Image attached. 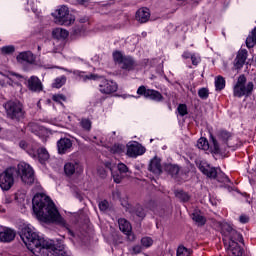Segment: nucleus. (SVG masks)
Segmentation results:
<instances>
[{
  "mask_svg": "<svg viewBox=\"0 0 256 256\" xmlns=\"http://www.w3.org/2000/svg\"><path fill=\"white\" fill-rule=\"evenodd\" d=\"M20 237L27 249L32 253H38V256H65V247L53 240L41 238L35 228L32 226H24Z\"/></svg>",
  "mask_w": 256,
  "mask_h": 256,
  "instance_id": "1",
  "label": "nucleus"
},
{
  "mask_svg": "<svg viewBox=\"0 0 256 256\" xmlns=\"http://www.w3.org/2000/svg\"><path fill=\"white\" fill-rule=\"evenodd\" d=\"M32 207L34 214L39 221L44 223H57L65 225V219L59 214V210L55 207V203L51 201L49 196L38 193L32 199Z\"/></svg>",
  "mask_w": 256,
  "mask_h": 256,
  "instance_id": "2",
  "label": "nucleus"
},
{
  "mask_svg": "<svg viewBox=\"0 0 256 256\" xmlns=\"http://www.w3.org/2000/svg\"><path fill=\"white\" fill-rule=\"evenodd\" d=\"M199 170L201 173L209 177V179H217L219 183H231V180L225 173L221 172V170H217L214 167H211L209 164L202 162L199 165Z\"/></svg>",
  "mask_w": 256,
  "mask_h": 256,
  "instance_id": "3",
  "label": "nucleus"
},
{
  "mask_svg": "<svg viewBox=\"0 0 256 256\" xmlns=\"http://www.w3.org/2000/svg\"><path fill=\"white\" fill-rule=\"evenodd\" d=\"M16 175L20 177L22 183L26 185H33L35 183V171L31 165L21 162L16 168Z\"/></svg>",
  "mask_w": 256,
  "mask_h": 256,
  "instance_id": "4",
  "label": "nucleus"
},
{
  "mask_svg": "<svg viewBox=\"0 0 256 256\" xmlns=\"http://www.w3.org/2000/svg\"><path fill=\"white\" fill-rule=\"evenodd\" d=\"M7 117L13 121H21L25 112H23V104L19 101H8L4 104Z\"/></svg>",
  "mask_w": 256,
  "mask_h": 256,
  "instance_id": "5",
  "label": "nucleus"
},
{
  "mask_svg": "<svg viewBox=\"0 0 256 256\" xmlns=\"http://www.w3.org/2000/svg\"><path fill=\"white\" fill-rule=\"evenodd\" d=\"M17 175V168L10 167L0 173V188L2 191H9L15 185V176Z\"/></svg>",
  "mask_w": 256,
  "mask_h": 256,
  "instance_id": "6",
  "label": "nucleus"
},
{
  "mask_svg": "<svg viewBox=\"0 0 256 256\" xmlns=\"http://www.w3.org/2000/svg\"><path fill=\"white\" fill-rule=\"evenodd\" d=\"M247 78L244 75L238 78L236 85L234 86V97H243L245 95H251L253 91V82H249L246 86Z\"/></svg>",
  "mask_w": 256,
  "mask_h": 256,
  "instance_id": "7",
  "label": "nucleus"
},
{
  "mask_svg": "<svg viewBox=\"0 0 256 256\" xmlns=\"http://www.w3.org/2000/svg\"><path fill=\"white\" fill-rule=\"evenodd\" d=\"M56 23L58 25H65L69 27V25H73L75 23V16L69 13V8L67 6H61L56 10Z\"/></svg>",
  "mask_w": 256,
  "mask_h": 256,
  "instance_id": "8",
  "label": "nucleus"
},
{
  "mask_svg": "<svg viewBox=\"0 0 256 256\" xmlns=\"http://www.w3.org/2000/svg\"><path fill=\"white\" fill-rule=\"evenodd\" d=\"M105 166L108 169H110L112 173V177L114 179V183H121V181H123V179L125 178V175L129 173V167H127V165H125L124 163H118L117 165L118 172L113 171L115 169V164L111 162H106Z\"/></svg>",
  "mask_w": 256,
  "mask_h": 256,
  "instance_id": "9",
  "label": "nucleus"
},
{
  "mask_svg": "<svg viewBox=\"0 0 256 256\" xmlns=\"http://www.w3.org/2000/svg\"><path fill=\"white\" fill-rule=\"evenodd\" d=\"M28 155L32 157L33 159H38L40 163H45V161L49 160V152L45 148H38L37 144L34 148H31V146L27 149Z\"/></svg>",
  "mask_w": 256,
  "mask_h": 256,
  "instance_id": "10",
  "label": "nucleus"
},
{
  "mask_svg": "<svg viewBox=\"0 0 256 256\" xmlns=\"http://www.w3.org/2000/svg\"><path fill=\"white\" fill-rule=\"evenodd\" d=\"M137 95H143L146 99H151V101H156L157 103L163 100V95L153 89H147L145 86H140L137 89Z\"/></svg>",
  "mask_w": 256,
  "mask_h": 256,
  "instance_id": "11",
  "label": "nucleus"
},
{
  "mask_svg": "<svg viewBox=\"0 0 256 256\" xmlns=\"http://www.w3.org/2000/svg\"><path fill=\"white\" fill-rule=\"evenodd\" d=\"M117 89H119V87L113 80L101 79L99 83V91L103 93V95H111V93L117 92Z\"/></svg>",
  "mask_w": 256,
  "mask_h": 256,
  "instance_id": "12",
  "label": "nucleus"
},
{
  "mask_svg": "<svg viewBox=\"0 0 256 256\" xmlns=\"http://www.w3.org/2000/svg\"><path fill=\"white\" fill-rule=\"evenodd\" d=\"M145 153V147L139 144V142H130L127 144L126 155L128 157H139Z\"/></svg>",
  "mask_w": 256,
  "mask_h": 256,
  "instance_id": "13",
  "label": "nucleus"
},
{
  "mask_svg": "<svg viewBox=\"0 0 256 256\" xmlns=\"http://www.w3.org/2000/svg\"><path fill=\"white\" fill-rule=\"evenodd\" d=\"M26 87L33 93H41L43 91V83L37 76H31L26 80Z\"/></svg>",
  "mask_w": 256,
  "mask_h": 256,
  "instance_id": "14",
  "label": "nucleus"
},
{
  "mask_svg": "<svg viewBox=\"0 0 256 256\" xmlns=\"http://www.w3.org/2000/svg\"><path fill=\"white\" fill-rule=\"evenodd\" d=\"M73 148V141L69 138H61L57 142V149L59 155H65V153H69Z\"/></svg>",
  "mask_w": 256,
  "mask_h": 256,
  "instance_id": "15",
  "label": "nucleus"
},
{
  "mask_svg": "<svg viewBox=\"0 0 256 256\" xmlns=\"http://www.w3.org/2000/svg\"><path fill=\"white\" fill-rule=\"evenodd\" d=\"M66 175H73L74 173H83V166L79 161L72 160L64 165Z\"/></svg>",
  "mask_w": 256,
  "mask_h": 256,
  "instance_id": "16",
  "label": "nucleus"
},
{
  "mask_svg": "<svg viewBox=\"0 0 256 256\" xmlns=\"http://www.w3.org/2000/svg\"><path fill=\"white\" fill-rule=\"evenodd\" d=\"M16 233L13 229L7 227L0 228V242L1 243H11L15 239Z\"/></svg>",
  "mask_w": 256,
  "mask_h": 256,
  "instance_id": "17",
  "label": "nucleus"
},
{
  "mask_svg": "<svg viewBox=\"0 0 256 256\" xmlns=\"http://www.w3.org/2000/svg\"><path fill=\"white\" fill-rule=\"evenodd\" d=\"M247 61V50L242 49L238 51V54L234 60L235 69H242Z\"/></svg>",
  "mask_w": 256,
  "mask_h": 256,
  "instance_id": "18",
  "label": "nucleus"
},
{
  "mask_svg": "<svg viewBox=\"0 0 256 256\" xmlns=\"http://www.w3.org/2000/svg\"><path fill=\"white\" fill-rule=\"evenodd\" d=\"M16 59L18 63H29L30 65L35 63V55L32 54L31 51H24L19 53Z\"/></svg>",
  "mask_w": 256,
  "mask_h": 256,
  "instance_id": "19",
  "label": "nucleus"
},
{
  "mask_svg": "<svg viewBox=\"0 0 256 256\" xmlns=\"http://www.w3.org/2000/svg\"><path fill=\"white\" fill-rule=\"evenodd\" d=\"M151 17V12H149L148 8H140L136 12V20H138L139 23H147Z\"/></svg>",
  "mask_w": 256,
  "mask_h": 256,
  "instance_id": "20",
  "label": "nucleus"
},
{
  "mask_svg": "<svg viewBox=\"0 0 256 256\" xmlns=\"http://www.w3.org/2000/svg\"><path fill=\"white\" fill-rule=\"evenodd\" d=\"M228 251L229 256H243V248L235 241H229Z\"/></svg>",
  "mask_w": 256,
  "mask_h": 256,
  "instance_id": "21",
  "label": "nucleus"
},
{
  "mask_svg": "<svg viewBox=\"0 0 256 256\" xmlns=\"http://www.w3.org/2000/svg\"><path fill=\"white\" fill-rule=\"evenodd\" d=\"M149 171H151L155 175H161V159L157 157L152 159L149 165Z\"/></svg>",
  "mask_w": 256,
  "mask_h": 256,
  "instance_id": "22",
  "label": "nucleus"
},
{
  "mask_svg": "<svg viewBox=\"0 0 256 256\" xmlns=\"http://www.w3.org/2000/svg\"><path fill=\"white\" fill-rule=\"evenodd\" d=\"M118 225H119L120 231H122L124 235H129L131 233V229H132L131 223H129L127 219L125 218L118 219Z\"/></svg>",
  "mask_w": 256,
  "mask_h": 256,
  "instance_id": "23",
  "label": "nucleus"
},
{
  "mask_svg": "<svg viewBox=\"0 0 256 256\" xmlns=\"http://www.w3.org/2000/svg\"><path fill=\"white\" fill-rule=\"evenodd\" d=\"M120 65L121 69H125L126 71H133L135 69V61L130 56H126Z\"/></svg>",
  "mask_w": 256,
  "mask_h": 256,
  "instance_id": "24",
  "label": "nucleus"
},
{
  "mask_svg": "<svg viewBox=\"0 0 256 256\" xmlns=\"http://www.w3.org/2000/svg\"><path fill=\"white\" fill-rule=\"evenodd\" d=\"M54 39H67L69 37V32L62 28H56L52 31Z\"/></svg>",
  "mask_w": 256,
  "mask_h": 256,
  "instance_id": "25",
  "label": "nucleus"
},
{
  "mask_svg": "<svg viewBox=\"0 0 256 256\" xmlns=\"http://www.w3.org/2000/svg\"><path fill=\"white\" fill-rule=\"evenodd\" d=\"M192 220L199 226H203L206 223V219L203 215H201V212H194L192 213Z\"/></svg>",
  "mask_w": 256,
  "mask_h": 256,
  "instance_id": "26",
  "label": "nucleus"
},
{
  "mask_svg": "<svg viewBox=\"0 0 256 256\" xmlns=\"http://www.w3.org/2000/svg\"><path fill=\"white\" fill-rule=\"evenodd\" d=\"M65 83H67V77L60 76L54 80V82L52 83V87L54 89H61V87H63V85H65Z\"/></svg>",
  "mask_w": 256,
  "mask_h": 256,
  "instance_id": "27",
  "label": "nucleus"
},
{
  "mask_svg": "<svg viewBox=\"0 0 256 256\" xmlns=\"http://www.w3.org/2000/svg\"><path fill=\"white\" fill-rule=\"evenodd\" d=\"M110 152L113 153L114 155H121L125 153V145L123 144H114L110 148Z\"/></svg>",
  "mask_w": 256,
  "mask_h": 256,
  "instance_id": "28",
  "label": "nucleus"
},
{
  "mask_svg": "<svg viewBox=\"0 0 256 256\" xmlns=\"http://www.w3.org/2000/svg\"><path fill=\"white\" fill-rule=\"evenodd\" d=\"M215 87L216 91H222V89H225V78H223V76L215 78Z\"/></svg>",
  "mask_w": 256,
  "mask_h": 256,
  "instance_id": "29",
  "label": "nucleus"
},
{
  "mask_svg": "<svg viewBox=\"0 0 256 256\" xmlns=\"http://www.w3.org/2000/svg\"><path fill=\"white\" fill-rule=\"evenodd\" d=\"M1 55H13L15 53V46L8 45L0 48Z\"/></svg>",
  "mask_w": 256,
  "mask_h": 256,
  "instance_id": "30",
  "label": "nucleus"
},
{
  "mask_svg": "<svg viewBox=\"0 0 256 256\" xmlns=\"http://www.w3.org/2000/svg\"><path fill=\"white\" fill-rule=\"evenodd\" d=\"M198 149H202L203 151H207L209 149V141L206 138H200L197 142Z\"/></svg>",
  "mask_w": 256,
  "mask_h": 256,
  "instance_id": "31",
  "label": "nucleus"
},
{
  "mask_svg": "<svg viewBox=\"0 0 256 256\" xmlns=\"http://www.w3.org/2000/svg\"><path fill=\"white\" fill-rule=\"evenodd\" d=\"M78 77H80L81 81H89L97 79V75L95 74H88L86 75L84 72H78Z\"/></svg>",
  "mask_w": 256,
  "mask_h": 256,
  "instance_id": "32",
  "label": "nucleus"
},
{
  "mask_svg": "<svg viewBox=\"0 0 256 256\" xmlns=\"http://www.w3.org/2000/svg\"><path fill=\"white\" fill-rule=\"evenodd\" d=\"M127 56H123V53L116 51L113 53V59L115 61V63H118V65H121V63H123L124 59Z\"/></svg>",
  "mask_w": 256,
  "mask_h": 256,
  "instance_id": "33",
  "label": "nucleus"
},
{
  "mask_svg": "<svg viewBox=\"0 0 256 256\" xmlns=\"http://www.w3.org/2000/svg\"><path fill=\"white\" fill-rule=\"evenodd\" d=\"M231 137V133H229L228 131L226 130H221L219 133H218V138L221 140V141H224L227 142L229 141Z\"/></svg>",
  "mask_w": 256,
  "mask_h": 256,
  "instance_id": "34",
  "label": "nucleus"
},
{
  "mask_svg": "<svg viewBox=\"0 0 256 256\" xmlns=\"http://www.w3.org/2000/svg\"><path fill=\"white\" fill-rule=\"evenodd\" d=\"M177 256H191V250L185 248V246H179L177 249Z\"/></svg>",
  "mask_w": 256,
  "mask_h": 256,
  "instance_id": "35",
  "label": "nucleus"
},
{
  "mask_svg": "<svg viewBox=\"0 0 256 256\" xmlns=\"http://www.w3.org/2000/svg\"><path fill=\"white\" fill-rule=\"evenodd\" d=\"M80 126L84 131H91V120L89 119H82L80 121Z\"/></svg>",
  "mask_w": 256,
  "mask_h": 256,
  "instance_id": "36",
  "label": "nucleus"
},
{
  "mask_svg": "<svg viewBox=\"0 0 256 256\" xmlns=\"http://www.w3.org/2000/svg\"><path fill=\"white\" fill-rule=\"evenodd\" d=\"M168 172L170 173V175H172V177H177V175H179V166L177 165H169L167 167Z\"/></svg>",
  "mask_w": 256,
  "mask_h": 256,
  "instance_id": "37",
  "label": "nucleus"
},
{
  "mask_svg": "<svg viewBox=\"0 0 256 256\" xmlns=\"http://www.w3.org/2000/svg\"><path fill=\"white\" fill-rule=\"evenodd\" d=\"M232 235H236V236H231V241H234L235 243H237V241L239 243H243V235H241L239 232L234 230L232 231Z\"/></svg>",
  "mask_w": 256,
  "mask_h": 256,
  "instance_id": "38",
  "label": "nucleus"
},
{
  "mask_svg": "<svg viewBox=\"0 0 256 256\" xmlns=\"http://www.w3.org/2000/svg\"><path fill=\"white\" fill-rule=\"evenodd\" d=\"M141 244L143 247L149 248L151 247V245H153V239H151L150 237H144L141 239Z\"/></svg>",
  "mask_w": 256,
  "mask_h": 256,
  "instance_id": "39",
  "label": "nucleus"
},
{
  "mask_svg": "<svg viewBox=\"0 0 256 256\" xmlns=\"http://www.w3.org/2000/svg\"><path fill=\"white\" fill-rule=\"evenodd\" d=\"M36 145L37 144H28L27 142H25V141H20V143H19V147L21 148V149H24L26 152H27V150L29 149V147H31V149H35V147H36Z\"/></svg>",
  "mask_w": 256,
  "mask_h": 256,
  "instance_id": "40",
  "label": "nucleus"
},
{
  "mask_svg": "<svg viewBox=\"0 0 256 256\" xmlns=\"http://www.w3.org/2000/svg\"><path fill=\"white\" fill-rule=\"evenodd\" d=\"M198 95L200 99H207L209 97V90H207V88H201L198 91Z\"/></svg>",
  "mask_w": 256,
  "mask_h": 256,
  "instance_id": "41",
  "label": "nucleus"
},
{
  "mask_svg": "<svg viewBox=\"0 0 256 256\" xmlns=\"http://www.w3.org/2000/svg\"><path fill=\"white\" fill-rule=\"evenodd\" d=\"M211 141H212L214 153H221V148H219V143L213 136H211Z\"/></svg>",
  "mask_w": 256,
  "mask_h": 256,
  "instance_id": "42",
  "label": "nucleus"
},
{
  "mask_svg": "<svg viewBox=\"0 0 256 256\" xmlns=\"http://www.w3.org/2000/svg\"><path fill=\"white\" fill-rule=\"evenodd\" d=\"M178 113L181 115V117H185V115H187V105L180 104L178 106Z\"/></svg>",
  "mask_w": 256,
  "mask_h": 256,
  "instance_id": "43",
  "label": "nucleus"
},
{
  "mask_svg": "<svg viewBox=\"0 0 256 256\" xmlns=\"http://www.w3.org/2000/svg\"><path fill=\"white\" fill-rule=\"evenodd\" d=\"M176 196L178 197V199H180L181 201L187 202L189 201V194L180 191L176 194Z\"/></svg>",
  "mask_w": 256,
  "mask_h": 256,
  "instance_id": "44",
  "label": "nucleus"
},
{
  "mask_svg": "<svg viewBox=\"0 0 256 256\" xmlns=\"http://www.w3.org/2000/svg\"><path fill=\"white\" fill-rule=\"evenodd\" d=\"M53 101L56 103H61L62 101H66L67 98L63 94H56L52 97Z\"/></svg>",
  "mask_w": 256,
  "mask_h": 256,
  "instance_id": "45",
  "label": "nucleus"
},
{
  "mask_svg": "<svg viewBox=\"0 0 256 256\" xmlns=\"http://www.w3.org/2000/svg\"><path fill=\"white\" fill-rule=\"evenodd\" d=\"M100 211H107L109 209V202L107 200H103L99 203Z\"/></svg>",
  "mask_w": 256,
  "mask_h": 256,
  "instance_id": "46",
  "label": "nucleus"
},
{
  "mask_svg": "<svg viewBox=\"0 0 256 256\" xmlns=\"http://www.w3.org/2000/svg\"><path fill=\"white\" fill-rule=\"evenodd\" d=\"M222 230L226 231V233H228V235H232L233 231H235V229H233V227H231V225H229V224H224L222 226Z\"/></svg>",
  "mask_w": 256,
  "mask_h": 256,
  "instance_id": "47",
  "label": "nucleus"
},
{
  "mask_svg": "<svg viewBox=\"0 0 256 256\" xmlns=\"http://www.w3.org/2000/svg\"><path fill=\"white\" fill-rule=\"evenodd\" d=\"M129 251L131 255H139V253H141V246L136 245L132 247Z\"/></svg>",
  "mask_w": 256,
  "mask_h": 256,
  "instance_id": "48",
  "label": "nucleus"
},
{
  "mask_svg": "<svg viewBox=\"0 0 256 256\" xmlns=\"http://www.w3.org/2000/svg\"><path fill=\"white\" fill-rule=\"evenodd\" d=\"M112 199H114V201H121V191L114 190L112 192Z\"/></svg>",
  "mask_w": 256,
  "mask_h": 256,
  "instance_id": "49",
  "label": "nucleus"
},
{
  "mask_svg": "<svg viewBox=\"0 0 256 256\" xmlns=\"http://www.w3.org/2000/svg\"><path fill=\"white\" fill-rule=\"evenodd\" d=\"M191 61L194 65H199V62L201 61V58L197 57L195 54L191 55Z\"/></svg>",
  "mask_w": 256,
  "mask_h": 256,
  "instance_id": "50",
  "label": "nucleus"
},
{
  "mask_svg": "<svg viewBox=\"0 0 256 256\" xmlns=\"http://www.w3.org/2000/svg\"><path fill=\"white\" fill-rule=\"evenodd\" d=\"M135 213L137 217H141V218L145 217V211L141 207H138Z\"/></svg>",
  "mask_w": 256,
  "mask_h": 256,
  "instance_id": "51",
  "label": "nucleus"
},
{
  "mask_svg": "<svg viewBox=\"0 0 256 256\" xmlns=\"http://www.w3.org/2000/svg\"><path fill=\"white\" fill-rule=\"evenodd\" d=\"M4 205H10V203H13V199H11V196H5L3 199Z\"/></svg>",
  "mask_w": 256,
  "mask_h": 256,
  "instance_id": "52",
  "label": "nucleus"
},
{
  "mask_svg": "<svg viewBox=\"0 0 256 256\" xmlns=\"http://www.w3.org/2000/svg\"><path fill=\"white\" fill-rule=\"evenodd\" d=\"M239 221L240 223H249V217L247 215H241Z\"/></svg>",
  "mask_w": 256,
  "mask_h": 256,
  "instance_id": "53",
  "label": "nucleus"
},
{
  "mask_svg": "<svg viewBox=\"0 0 256 256\" xmlns=\"http://www.w3.org/2000/svg\"><path fill=\"white\" fill-rule=\"evenodd\" d=\"M192 55H193V54H191V53H189V52H184V53L182 54V57H183V59H189V58H191Z\"/></svg>",
  "mask_w": 256,
  "mask_h": 256,
  "instance_id": "54",
  "label": "nucleus"
},
{
  "mask_svg": "<svg viewBox=\"0 0 256 256\" xmlns=\"http://www.w3.org/2000/svg\"><path fill=\"white\" fill-rule=\"evenodd\" d=\"M90 0H77V3H79L80 5H87V3H89Z\"/></svg>",
  "mask_w": 256,
  "mask_h": 256,
  "instance_id": "55",
  "label": "nucleus"
},
{
  "mask_svg": "<svg viewBox=\"0 0 256 256\" xmlns=\"http://www.w3.org/2000/svg\"><path fill=\"white\" fill-rule=\"evenodd\" d=\"M126 235L128 236L129 241H135V235L131 234V232Z\"/></svg>",
  "mask_w": 256,
  "mask_h": 256,
  "instance_id": "56",
  "label": "nucleus"
},
{
  "mask_svg": "<svg viewBox=\"0 0 256 256\" xmlns=\"http://www.w3.org/2000/svg\"><path fill=\"white\" fill-rule=\"evenodd\" d=\"M12 77H16V79H23V76L17 73H12Z\"/></svg>",
  "mask_w": 256,
  "mask_h": 256,
  "instance_id": "57",
  "label": "nucleus"
},
{
  "mask_svg": "<svg viewBox=\"0 0 256 256\" xmlns=\"http://www.w3.org/2000/svg\"><path fill=\"white\" fill-rule=\"evenodd\" d=\"M5 208H3V206H0V213H5Z\"/></svg>",
  "mask_w": 256,
  "mask_h": 256,
  "instance_id": "58",
  "label": "nucleus"
},
{
  "mask_svg": "<svg viewBox=\"0 0 256 256\" xmlns=\"http://www.w3.org/2000/svg\"><path fill=\"white\" fill-rule=\"evenodd\" d=\"M1 87H5V81L0 80Z\"/></svg>",
  "mask_w": 256,
  "mask_h": 256,
  "instance_id": "59",
  "label": "nucleus"
},
{
  "mask_svg": "<svg viewBox=\"0 0 256 256\" xmlns=\"http://www.w3.org/2000/svg\"><path fill=\"white\" fill-rule=\"evenodd\" d=\"M228 235L230 237V241H231V237H236L237 236V234H228Z\"/></svg>",
  "mask_w": 256,
  "mask_h": 256,
  "instance_id": "60",
  "label": "nucleus"
},
{
  "mask_svg": "<svg viewBox=\"0 0 256 256\" xmlns=\"http://www.w3.org/2000/svg\"><path fill=\"white\" fill-rule=\"evenodd\" d=\"M32 11H33L34 13H37V10H35V9H32Z\"/></svg>",
  "mask_w": 256,
  "mask_h": 256,
  "instance_id": "61",
  "label": "nucleus"
},
{
  "mask_svg": "<svg viewBox=\"0 0 256 256\" xmlns=\"http://www.w3.org/2000/svg\"><path fill=\"white\" fill-rule=\"evenodd\" d=\"M38 51H41V46H38Z\"/></svg>",
  "mask_w": 256,
  "mask_h": 256,
  "instance_id": "62",
  "label": "nucleus"
},
{
  "mask_svg": "<svg viewBox=\"0 0 256 256\" xmlns=\"http://www.w3.org/2000/svg\"><path fill=\"white\" fill-rule=\"evenodd\" d=\"M150 143H153V139H150Z\"/></svg>",
  "mask_w": 256,
  "mask_h": 256,
  "instance_id": "63",
  "label": "nucleus"
}]
</instances>
